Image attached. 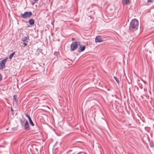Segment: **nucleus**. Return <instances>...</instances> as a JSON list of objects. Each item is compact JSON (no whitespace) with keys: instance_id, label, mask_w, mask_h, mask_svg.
I'll use <instances>...</instances> for the list:
<instances>
[{"instance_id":"obj_12","label":"nucleus","mask_w":154,"mask_h":154,"mask_svg":"<svg viewBox=\"0 0 154 154\" xmlns=\"http://www.w3.org/2000/svg\"><path fill=\"white\" fill-rule=\"evenodd\" d=\"M17 95H14L13 97V99L14 101H15L16 103L17 102Z\"/></svg>"},{"instance_id":"obj_9","label":"nucleus","mask_w":154,"mask_h":154,"mask_svg":"<svg viewBox=\"0 0 154 154\" xmlns=\"http://www.w3.org/2000/svg\"><path fill=\"white\" fill-rule=\"evenodd\" d=\"M29 23L30 25H33L34 24L35 21L33 19H30L29 20Z\"/></svg>"},{"instance_id":"obj_16","label":"nucleus","mask_w":154,"mask_h":154,"mask_svg":"<svg viewBox=\"0 0 154 154\" xmlns=\"http://www.w3.org/2000/svg\"><path fill=\"white\" fill-rule=\"evenodd\" d=\"M8 57H7L5 59H3V60H1V61H2V62H3L5 64V63L6 62V60H7V59H8Z\"/></svg>"},{"instance_id":"obj_26","label":"nucleus","mask_w":154,"mask_h":154,"mask_svg":"<svg viewBox=\"0 0 154 154\" xmlns=\"http://www.w3.org/2000/svg\"><path fill=\"white\" fill-rule=\"evenodd\" d=\"M21 124H23V122H21Z\"/></svg>"},{"instance_id":"obj_8","label":"nucleus","mask_w":154,"mask_h":154,"mask_svg":"<svg viewBox=\"0 0 154 154\" xmlns=\"http://www.w3.org/2000/svg\"><path fill=\"white\" fill-rule=\"evenodd\" d=\"M5 67V63L2 62L1 61H0V69H2Z\"/></svg>"},{"instance_id":"obj_3","label":"nucleus","mask_w":154,"mask_h":154,"mask_svg":"<svg viewBox=\"0 0 154 154\" xmlns=\"http://www.w3.org/2000/svg\"><path fill=\"white\" fill-rule=\"evenodd\" d=\"M32 15V14L31 11H26L23 14H21L20 17L22 18L25 19L30 17Z\"/></svg>"},{"instance_id":"obj_10","label":"nucleus","mask_w":154,"mask_h":154,"mask_svg":"<svg viewBox=\"0 0 154 154\" xmlns=\"http://www.w3.org/2000/svg\"><path fill=\"white\" fill-rule=\"evenodd\" d=\"M15 51H14V52L10 54V55H9V59H11L13 56L14 55V54H15Z\"/></svg>"},{"instance_id":"obj_21","label":"nucleus","mask_w":154,"mask_h":154,"mask_svg":"<svg viewBox=\"0 0 154 154\" xmlns=\"http://www.w3.org/2000/svg\"><path fill=\"white\" fill-rule=\"evenodd\" d=\"M36 2H35V1H33L32 2V5H34L35 3Z\"/></svg>"},{"instance_id":"obj_17","label":"nucleus","mask_w":154,"mask_h":154,"mask_svg":"<svg viewBox=\"0 0 154 154\" xmlns=\"http://www.w3.org/2000/svg\"><path fill=\"white\" fill-rule=\"evenodd\" d=\"M25 115L28 118L29 120L31 119L30 116L28 114H26Z\"/></svg>"},{"instance_id":"obj_13","label":"nucleus","mask_w":154,"mask_h":154,"mask_svg":"<svg viewBox=\"0 0 154 154\" xmlns=\"http://www.w3.org/2000/svg\"><path fill=\"white\" fill-rule=\"evenodd\" d=\"M29 120L30 124L32 126H33L34 125V124L32 121L31 119H30Z\"/></svg>"},{"instance_id":"obj_1","label":"nucleus","mask_w":154,"mask_h":154,"mask_svg":"<svg viewBox=\"0 0 154 154\" xmlns=\"http://www.w3.org/2000/svg\"><path fill=\"white\" fill-rule=\"evenodd\" d=\"M139 22L138 20L136 19H132L129 25V30L131 32L136 31L138 28Z\"/></svg>"},{"instance_id":"obj_14","label":"nucleus","mask_w":154,"mask_h":154,"mask_svg":"<svg viewBox=\"0 0 154 154\" xmlns=\"http://www.w3.org/2000/svg\"><path fill=\"white\" fill-rule=\"evenodd\" d=\"M114 78L115 80L119 84V80L117 78L116 76H114Z\"/></svg>"},{"instance_id":"obj_25","label":"nucleus","mask_w":154,"mask_h":154,"mask_svg":"<svg viewBox=\"0 0 154 154\" xmlns=\"http://www.w3.org/2000/svg\"><path fill=\"white\" fill-rule=\"evenodd\" d=\"M107 90L108 91H109L110 90V89H107Z\"/></svg>"},{"instance_id":"obj_18","label":"nucleus","mask_w":154,"mask_h":154,"mask_svg":"<svg viewBox=\"0 0 154 154\" xmlns=\"http://www.w3.org/2000/svg\"><path fill=\"white\" fill-rule=\"evenodd\" d=\"M2 79V76L1 73H0V82L1 81Z\"/></svg>"},{"instance_id":"obj_20","label":"nucleus","mask_w":154,"mask_h":154,"mask_svg":"<svg viewBox=\"0 0 154 154\" xmlns=\"http://www.w3.org/2000/svg\"><path fill=\"white\" fill-rule=\"evenodd\" d=\"M54 22V21H53V22L52 21L51 22V24L52 25V27H53V29L54 28V24H53Z\"/></svg>"},{"instance_id":"obj_23","label":"nucleus","mask_w":154,"mask_h":154,"mask_svg":"<svg viewBox=\"0 0 154 154\" xmlns=\"http://www.w3.org/2000/svg\"><path fill=\"white\" fill-rule=\"evenodd\" d=\"M11 111H12V112L13 111V109H12V107L11 108Z\"/></svg>"},{"instance_id":"obj_6","label":"nucleus","mask_w":154,"mask_h":154,"mask_svg":"<svg viewBox=\"0 0 154 154\" xmlns=\"http://www.w3.org/2000/svg\"><path fill=\"white\" fill-rule=\"evenodd\" d=\"M24 128L26 131H28L30 130V128L29 127V124L27 120H26L24 124Z\"/></svg>"},{"instance_id":"obj_22","label":"nucleus","mask_w":154,"mask_h":154,"mask_svg":"<svg viewBox=\"0 0 154 154\" xmlns=\"http://www.w3.org/2000/svg\"><path fill=\"white\" fill-rule=\"evenodd\" d=\"M91 12H92V13L93 14H94V11H91Z\"/></svg>"},{"instance_id":"obj_2","label":"nucleus","mask_w":154,"mask_h":154,"mask_svg":"<svg viewBox=\"0 0 154 154\" xmlns=\"http://www.w3.org/2000/svg\"><path fill=\"white\" fill-rule=\"evenodd\" d=\"M80 45V42H79L75 41L72 42L70 45L71 50L73 51L76 50L79 45Z\"/></svg>"},{"instance_id":"obj_4","label":"nucleus","mask_w":154,"mask_h":154,"mask_svg":"<svg viewBox=\"0 0 154 154\" xmlns=\"http://www.w3.org/2000/svg\"><path fill=\"white\" fill-rule=\"evenodd\" d=\"M21 40L23 41V45L24 46H25L27 45V43H28L29 41V36H24L22 38Z\"/></svg>"},{"instance_id":"obj_5","label":"nucleus","mask_w":154,"mask_h":154,"mask_svg":"<svg viewBox=\"0 0 154 154\" xmlns=\"http://www.w3.org/2000/svg\"><path fill=\"white\" fill-rule=\"evenodd\" d=\"M103 41V40L102 39L101 36L100 35L97 36L95 38V42H101Z\"/></svg>"},{"instance_id":"obj_11","label":"nucleus","mask_w":154,"mask_h":154,"mask_svg":"<svg viewBox=\"0 0 154 154\" xmlns=\"http://www.w3.org/2000/svg\"><path fill=\"white\" fill-rule=\"evenodd\" d=\"M122 3L124 5H126L128 3V0H122Z\"/></svg>"},{"instance_id":"obj_24","label":"nucleus","mask_w":154,"mask_h":154,"mask_svg":"<svg viewBox=\"0 0 154 154\" xmlns=\"http://www.w3.org/2000/svg\"><path fill=\"white\" fill-rule=\"evenodd\" d=\"M38 0H33L34 1H35V2H36Z\"/></svg>"},{"instance_id":"obj_15","label":"nucleus","mask_w":154,"mask_h":154,"mask_svg":"<svg viewBox=\"0 0 154 154\" xmlns=\"http://www.w3.org/2000/svg\"><path fill=\"white\" fill-rule=\"evenodd\" d=\"M8 57H7L5 59H3V60H1V61H2V62H3L5 64V63L6 62V60H7V59H8Z\"/></svg>"},{"instance_id":"obj_7","label":"nucleus","mask_w":154,"mask_h":154,"mask_svg":"<svg viewBox=\"0 0 154 154\" xmlns=\"http://www.w3.org/2000/svg\"><path fill=\"white\" fill-rule=\"evenodd\" d=\"M85 45L82 46V45H80L78 49L79 51V52H82L85 50Z\"/></svg>"},{"instance_id":"obj_19","label":"nucleus","mask_w":154,"mask_h":154,"mask_svg":"<svg viewBox=\"0 0 154 154\" xmlns=\"http://www.w3.org/2000/svg\"><path fill=\"white\" fill-rule=\"evenodd\" d=\"M154 0H148L147 2H152Z\"/></svg>"}]
</instances>
